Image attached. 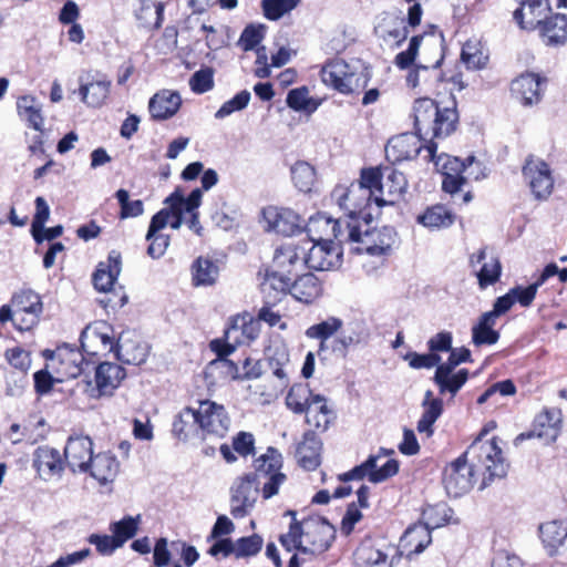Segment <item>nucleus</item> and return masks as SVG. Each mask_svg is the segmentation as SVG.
Wrapping results in <instances>:
<instances>
[{
    "label": "nucleus",
    "mask_w": 567,
    "mask_h": 567,
    "mask_svg": "<svg viewBox=\"0 0 567 567\" xmlns=\"http://www.w3.org/2000/svg\"><path fill=\"white\" fill-rule=\"evenodd\" d=\"M485 431L443 472V484L446 493L460 497L471 491L476 474L483 475V486L494 478H503L507 474L508 464L496 437L483 440Z\"/></svg>",
    "instance_id": "nucleus-1"
},
{
    "label": "nucleus",
    "mask_w": 567,
    "mask_h": 567,
    "mask_svg": "<svg viewBox=\"0 0 567 567\" xmlns=\"http://www.w3.org/2000/svg\"><path fill=\"white\" fill-rule=\"evenodd\" d=\"M377 175L373 171H361L360 179L350 184H338L331 192V200L342 210L347 217L344 221L359 225L363 220L365 225L372 219L371 206L374 203V190L369 182H373Z\"/></svg>",
    "instance_id": "nucleus-2"
},
{
    "label": "nucleus",
    "mask_w": 567,
    "mask_h": 567,
    "mask_svg": "<svg viewBox=\"0 0 567 567\" xmlns=\"http://www.w3.org/2000/svg\"><path fill=\"white\" fill-rule=\"evenodd\" d=\"M450 106L440 107L435 101L421 97L414 102V127L419 135L446 137L453 133L458 122L456 102L450 101Z\"/></svg>",
    "instance_id": "nucleus-3"
},
{
    "label": "nucleus",
    "mask_w": 567,
    "mask_h": 567,
    "mask_svg": "<svg viewBox=\"0 0 567 567\" xmlns=\"http://www.w3.org/2000/svg\"><path fill=\"white\" fill-rule=\"evenodd\" d=\"M321 80L342 94H351L368 85L369 75L343 60L333 59L322 66Z\"/></svg>",
    "instance_id": "nucleus-4"
},
{
    "label": "nucleus",
    "mask_w": 567,
    "mask_h": 567,
    "mask_svg": "<svg viewBox=\"0 0 567 567\" xmlns=\"http://www.w3.org/2000/svg\"><path fill=\"white\" fill-rule=\"evenodd\" d=\"M424 151L426 153L424 159L434 162L436 166H442L444 176L442 188L444 192L452 195L457 193L467 181V177H472L474 156H468L465 161L447 155L436 156L437 145L433 142L426 145Z\"/></svg>",
    "instance_id": "nucleus-5"
},
{
    "label": "nucleus",
    "mask_w": 567,
    "mask_h": 567,
    "mask_svg": "<svg viewBox=\"0 0 567 567\" xmlns=\"http://www.w3.org/2000/svg\"><path fill=\"white\" fill-rule=\"evenodd\" d=\"M363 169L373 171L377 175V178L369 183L374 190V204L378 207L394 204L406 189L408 182L404 174L391 166Z\"/></svg>",
    "instance_id": "nucleus-6"
},
{
    "label": "nucleus",
    "mask_w": 567,
    "mask_h": 567,
    "mask_svg": "<svg viewBox=\"0 0 567 567\" xmlns=\"http://www.w3.org/2000/svg\"><path fill=\"white\" fill-rule=\"evenodd\" d=\"M307 241H310V245L307 246V251L303 255L306 267L318 271H327L341 265L342 251L339 247L340 244L321 236H318V238L311 237Z\"/></svg>",
    "instance_id": "nucleus-7"
},
{
    "label": "nucleus",
    "mask_w": 567,
    "mask_h": 567,
    "mask_svg": "<svg viewBox=\"0 0 567 567\" xmlns=\"http://www.w3.org/2000/svg\"><path fill=\"white\" fill-rule=\"evenodd\" d=\"M396 241V233L393 227L383 226L381 228L364 230L358 225V236L349 239V244H358L355 251L367 252L369 255L379 256L389 252Z\"/></svg>",
    "instance_id": "nucleus-8"
},
{
    "label": "nucleus",
    "mask_w": 567,
    "mask_h": 567,
    "mask_svg": "<svg viewBox=\"0 0 567 567\" xmlns=\"http://www.w3.org/2000/svg\"><path fill=\"white\" fill-rule=\"evenodd\" d=\"M261 482L256 475L246 474L231 486L230 514L235 518L247 516L255 506L260 492Z\"/></svg>",
    "instance_id": "nucleus-9"
},
{
    "label": "nucleus",
    "mask_w": 567,
    "mask_h": 567,
    "mask_svg": "<svg viewBox=\"0 0 567 567\" xmlns=\"http://www.w3.org/2000/svg\"><path fill=\"white\" fill-rule=\"evenodd\" d=\"M307 231L310 236L319 234L322 238L323 235H332L333 239L337 240L338 244H346L349 243V239H353L358 236V225L344 221L342 218L332 219L324 214L319 213L309 218Z\"/></svg>",
    "instance_id": "nucleus-10"
},
{
    "label": "nucleus",
    "mask_w": 567,
    "mask_h": 567,
    "mask_svg": "<svg viewBox=\"0 0 567 567\" xmlns=\"http://www.w3.org/2000/svg\"><path fill=\"white\" fill-rule=\"evenodd\" d=\"M11 303L16 309L19 330L27 331L38 324L43 305L37 292L31 289L21 290L12 297Z\"/></svg>",
    "instance_id": "nucleus-11"
},
{
    "label": "nucleus",
    "mask_w": 567,
    "mask_h": 567,
    "mask_svg": "<svg viewBox=\"0 0 567 567\" xmlns=\"http://www.w3.org/2000/svg\"><path fill=\"white\" fill-rule=\"evenodd\" d=\"M523 176L537 199L547 198L554 187L549 165L539 158L529 157L523 166Z\"/></svg>",
    "instance_id": "nucleus-12"
},
{
    "label": "nucleus",
    "mask_w": 567,
    "mask_h": 567,
    "mask_svg": "<svg viewBox=\"0 0 567 567\" xmlns=\"http://www.w3.org/2000/svg\"><path fill=\"white\" fill-rule=\"evenodd\" d=\"M198 410L199 430L203 437L206 435L224 437L228 432L230 423L224 406L212 401H203Z\"/></svg>",
    "instance_id": "nucleus-13"
},
{
    "label": "nucleus",
    "mask_w": 567,
    "mask_h": 567,
    "mask_svg": "<svg viewBox=\"0 0 567 567\" xmlns=\"http://www.w3.org/2000/svg\"><path fill=\"white\" fill-rule=\"evenodd\" d=\"M305 539L307 545L301 548V554L319 555L331 546L334 539V528L324 519L305 522Z\"/></svg>",
    "instance_id": "nucleus-14"
},
{
    "label": "nucleus",
    "mask_w": 567,
    "mask_h": 567,
    "mask_svg": "<svg viewBox=\"0 0 567 567\" xmlns=\"http://www.w3.org/2000/svg\"><path fill=\"white\" fill-rule=\"evenodd\" d=\"M93 442L86 435H72L64 447V458L73 473H87V464L92 461Z\"/></svg>",
    "instance_id": "nucleus-15"
},
{
    "label": "nucleus",
    "mask_w": 567,
    "mask_h": 567,
    "mask_svg": "<svg viewBox=\"0 0 567 567\" xmlns=\"http://www.w3.org/2000/svg\"><path fill=\"white\" fill-rule=\"evenodd\" d=\"M545 82L546 80L536 73H523L512 81V95L524 106L536 105L542 101Z\"/></svg>",
    "instance_id": "nucleus-16"
},
{
    "label": "nucleus",
    "mask_w": 567,
    "mask_h": 567,
    "mask_svg": "<svg viewBox=\"0 0 567 567\" xmlns=\"http://www.w3.org/2000/svg\"><path fill=\"white\" fill-rule=\"evenodd\" d=\"M369 339L370 332L365 323L352 321L333 339L331 350L337 357L346 359L350 349L367 344Z\"/></svg>",
    "instance_id": "nucleus-17"
},
{
    "label": "nucleus",
    "mask_w": 567,
    "mask_h": 567,
    "mask_svg": "<svg viewBox=\"0 0 567 567\" xmlns=\"http://www.w3.org/2000/svg\"><path fill=\"white\" fill-rule=\"evenodd\" d=\"M65 464L60 451L49 445L39 446L33 452L32 465L43 481L61 477Z\"/></svg>",
    "instance_id": "nucleus-18"
},
{
    "label": "nucleus",
    "mask_w": 567,
    "mask_h": 567,
    "mask_svg": "<svg viewBox=\"0 0 567 567\" xmlns=\"http://www.w3.org/2000/svg\"><path fill=\"white\" fill-rule=\"evenodd\" d=\"M550 11L548 0H525L514 11L513 18L520 29L535 30L550 16Z\"/></svg>",
    "instance_id": "nucleus-19"
},
{
    "label": "nucleus",
    "mask_w": 567,
    "mask_h": 567,
    "mask_svg": "<svg viewBox=\"0 0 567 567\" xmlns=\"http://www.w3.org/2000/svg\"><path fill=\"white\" fill-rule=\"evenodd\" d=\"M419 133H403L389 140L385 145V156L392 163H399L414 158L422 151V142Z\"/></svg>",
    "instance_id": "nucleus-20"
},
{
    "label": "nucleus",
    "mask_w": 567,
    "mask_h": 567,
    "mask_svg": "<svg viewBox=\"0 0 567 567\" xmlns=\"http://www.w3.org/2000/svg\"><path fill=\"white\" fill-rule=\"evenodd\" d=\"M267 229L284 236H292L301 229L302 219L289 208L269 207L264 209Z\"/></svg>",
    "instance_id": "nucleus-21"
},
{
    "label": "nucleus",
    "mask_w": 567,
    "mask_h": 567,
    "mask_svg": "<svg viewBox=\"0 0 567 567\" xmlns=\"http://www.w3.org/2000/svg\"><path fill=\"white\" fill-rule=\"evenodd\" d=\"M375 34L390 48H398L408 38L409 30L403 17L384 13L374 28Z\"/></svg>",
    "instance_id": "nucleus-22"
},
{
    "label": "nucleus",
    "mask_w": 567,
    "mask_h": 567,
    "mask_svg": "<svg viewBox=\"0 0 567 567\" xmlns=\"http://www.w3.org/2000/svg\"><path fill=\"white\" fill-rule=\"evenodd\" d=\"M168 219V209H161L151 219L145 239L150 243L147 255L153 259L161 258L169 245V236L159 234L167 226Z\"/></svg>",
    "instance_id": "nucleus-23"
},
{
    "label": "nucleus",
    "mask_w": 567,
    "mask_h": 567,
    "mask_svg": "<svg viewBox=\"0 0 567 567\" xmlns=\"http://www.w3.org/2000/svg\"><path fill=\"white\" fill-rule=\"evenodd\" d=\"M310 241H300L298 244L289 243L276 249L274 256V266L282 272L291 274L293 270L302 268L305 265L303 255Z\"/></svg>",
    "instance_id": "nucleus-24"
},
{
    "label": "nucleus",
    "mask_w": 567,
    "mask_h": 567,
    "mask_svg": "<svg viewBox=\"0 0 567 567\" xmlns=\"http://www.w3.org/2000/svg\"><path fill=\"white\" fill-rule=\"evenodd\" d=\"M120 473V462L111 452H100L92 456L87 464V473L100 485L113 483Z\"/></svg>",
    "instance_id": "nucleus-25"
},
{
    "label": "nucleus",
    "mask_w": 567,
    "mask_h": 567,
    "mask_svg": "<svg viewBox=\"0 0 567 567\" xmlns=\"http://www.w3.org/2000/svg\"><path fill=\"white\" fill-rule=\"evenodd\" d=\"M470 262L472 266L482 264L481 269L476 272L481 289H486L499 280L502 275L501 261L495 255H488L486 248H482L476 254H473Z\"/></svg>",
    "instance_id": "nucleus-26"
},
{
    "label": "nucleus",
    "mask_w": 567,
    "mask_h": 567,
    "mask_svg": "<svg viewBox=\"0 0 567 567\" xmlns=\"http://www.w3.org/2000/svg\"><path fill=\"white\" fill-rule=\"evenodd\" d=\"M125 370L112 362H102L95 369V388L96 394L92 396L111 395L125 378Z\"/></svg>",
    "instance_id": "nucleus-27"
},
{
    "label": "nucleus",
    "mask_w": 567,
    "mask_h": 567,
    "mask_svg": "<svg viewBox=\"0 0 567 567\" xmlns=\"http://www.w3.org/2000/svg\"><path fill=\"white\" fill-rule=\"evenodd\" d=\"M182 105L178 92L162 90L155 93L148 102L151 117L155 121H164L173 117Z\"/></svg>",
    "instance_id": "nucleus-28"
},
{
    "label": "nucleus",
    "mask_w": 567,
    "mask_h": 567,
    "mask_svg": "<svg viewBox=\"0 0 567 567\" xmlns=\"http://www.w3.org/2000/svg\"><path fill=\"white\" fill-rule=\"evenodd\" d=\"M321 440L313 430L303 433L302 441L298 444L296 456L298 463L308 471H313L320 465Z\"/></svg>",
    "instance_id": "nucleus-29"
},
{
    "label": "nucleus",
    "mask_w": 567,
    "mask_h": 567,
    "mask_svg": "<svg viewBox=\"0 0 567 567\" xmlns=\"http://www.w3.org/2000/svg\"><path fill=\"white\" fill-rule=\"evenodd\" d=\"M432 542L429 524H414L410 526L400 539L401 548L408 557L421 554Z\"/></svg>",
    "instance_id": "nucleus-30"
},
{
    "label": "nucleus",
    "mask_w": 567,
    "mask_h": 567,
    "mask_svg": "<svg viewBox=\"0 0 567 567\" xmlns=\"http://www.w3.org/2000/svg\"><path fill=\"white\" fill-rule=\"evenodd\" d=\"M537 29L545 45L559 47L567 41V17L565 14H550Z\"/></svg>",
    "instance_id": "nucleus-31"
},
{
    "label": "nucleus",
    "mask_w": 567,
    "mask_h": 567,
    "mask_svg": "<svg viewBox=\"0 0 567 567\" xmlns=\"http://www.w3.org/2000/svg\"><path fill=\"white\" fill-rule=\"evenodd\" d=\"M121 255L113 250L110 252L106 262H100L97 269L93 274V285L96 290L107 292L114 286L121 272Z\"/></svg>",
    "instance_id": "nucleus-32"
},
{
    "label": "nucleus",
    "mask_w": 567,
    "mask_h": 567,
    "mask_svg": "<svg viewBox=\"0 0 567 567\" xmlns=\"http://www.w3.org/2000/svg\"><path fill=\"white\" fill-rule=\"evenodd\" d=\"M111 328L104 321H97L87 326L81 334V347L87 352L95 354L96 351L92 350L100 343L104 350L113 349V337L110 334Z\"/></svg>",
    "instance_id": "nucleus-33"
},
{
    "label": "nucleus",
    "mask_w": 567,
    "mask_h": 567,
    "mask_svg": "<svg viewBox=\"0 0 567 567\" xmlns=\"http://www.w3.org/2000/svg\"><path fill=\"white\" fill-rule=\"evenodd\" d=\"M112 82L105 76H100L96 80H92L87 83H82L79 87V94L81 101L87 106L99 107L102 106L109 94Z\"/></svg>",
    "instance_id": "nucleus-34"
},
{
    "label": "nucleus",
    "mask_w": 567,
    "mask_h": 567,
    "mask_svg": "<svg viewBox=\"0 0 567 567\" xmlns=\"http://www.w3.org/2000/svg\"><path fill=\"white\" fill-rule=\"evenodd\" d=\"M305 414L306 423L313 427V431L317 430L319 432L327 431L333 419V412L329 409L327 399L320 394H316L312 399V404L308 406Z\"/></svg>",
    "instance_id": "nucleus-35"
},
{
    "label": "nucleus",
    "mask_w": 567,
    "mask_h": 567,
    "mask_svg": "<svg viewBox=\"0 0 567 567\" xmlns=\"http://www.w3.org/2000/svg\"><path fill=\"white\" fill-rule=\"evenodd\" d=\"M322 293V286L313 274L298 277L291 285L290 295L302 303H311Z\"/></svg>",
    "instance_id": "nucleus-36"
},
{
    "label": "nucleus",
    "mask_w": 567,
    "mask_h": 567,
    "mask_svg": "<svg viewBox=\"0 0 567 567\" xmlns=\"http://www.w3.org/2000/svg\"><path fill=\"white\" fill-rule=\"evenodd\" d=\"M539 535L548 555L553 556L567 540V523L564 520L544 523L539 526Z\"/></svg>",
    "instance_id": "nucleus-37"
},
{
    "label": "nucleus",
    "mask_w": 567,
    "mask_h": 567,
    "mask_svg": "<svg viewBox=\"0 0 567 567\" xmlns=\"http://www.w3.org/2000/svg\"><path fill=\"white\" fill-rule=\"evenodd\" d=\"M173 434L179 440H187L190 436L198 435L199 430V410L185 408L179 412L173 422Z\"/></svg>",
    "instance_id": "nucleus-38"
},
{
    "label": "nucleus",
    "mask_w": 567,
    "mask_h": 567,
    "mask_svg": "<svg viewBox=\"0 0 567 567\" xmlns=\"http://www.w3.org/2000/svg\"><path fill=\"white\" fill-rule=\"evenodd\" d=\"M291 285V278L287 272L276 269L267 275L261 285V290L264 292V297L277 298L278 301H281L286 297L287 292L290 293Z\"/></svg>",
    "instance_id": "nucleus-39"
},
{
    "label": "nucleus",
    "mask_w": 567,
    "mask_h": 567,
    "mask_svg": "<svg viewBox=\"0 0 567 567\" xmlns=\"http://www.w3.org/2000/svg\"><path fill=\"white\" fill-rule=\"evenodd\" d=\"M468 379V371L460 369L455 373L443 372V370H435L433 381L439 386L440 394L450 393L454 396Z\"/></svg>",
    "instance_id": "nucleus-40"
},
{
    "label": "nucleus",
    "mask_w": 567,
    "mask_h": 567,
    "mask_svg": "<svg viewBox=\"0 0 567 567\" xmlns=\"http://www.w3.org/2000/svg\"><path fill=\"white\" fill-rule=\"evenodd\" d=\"M147 354L148 351L145 344L122 339L116 343V355L123 363L141 365L146 361Z\"/></svg>",
    "instance_id": "nucleus-41"
},
{
    "label": "nucleus",
    "mask_w": 567,
    "mask_h": 567,
    "mask_svg": "<svg viewBox=\"0 0 567 567\" xmlns=\"http://www.w3.org/2000/svg\"><path fill=\"white\" fill-rule=\"evenodd\" d=\"M282 466V456L274 447H268L267 452L254 462L255 472L248 473L249 475H256V480L262 481L272 473L279 471Z\"/></svg>",
    "instance_id": "nucleus-42"
},
{
    "label": "nucleus",
    "mask_w": 567,
    "mask_h": 567,
    "mask_svg": "<svg viewBox=\"0 0 567 567\" xmlns=\"http://www.w3.org/2000/svg\"><path fill=\"white\" fill-rule=\"evenodd\" d=\"M218 274V266L208 258L198 257L192 266L193 284L196 287L214 285Z\"/></svg>",
    "instance_id": "nucleus-43"
},
{
    "label": "nucleus",
    "mask_w": 567,
    "mask_h": 567,
    "mask_svg": "<svg viewBox=\"0 0 567 567\" xmlns=\"http://www.w3.org/2000/svg\"><path fill=\"white\" fill-rule=\"evenodd\" d=\"M496 320L491 315L483 313L477 324L472 328V341L475 346L495 344L499 333L493 329Z\"/></svg>",
    "instance_id": "nucleus-44"
},
{
    "label": "nucleus",
    "mask_w": 567,
    "mask_h": 567,
    "mask_svg": "<svg viewBox=\"0 0 567 567\" xmlns=\"http://www.w3.org/2000/svg\"><path fill=\"white\" fill-rule=\"evenodd\" d=\"M417 221L426 228L449 227L454 223V215L443 205H434L417 216Z\"/></svg>",
    "instance_id": "nucleus-45"
},
{
    "label": "nucleus",
    "mask_w": 567,
    "mask_h": 567,
    "mask_svg": "<svg viewBox=\"0 0 567 567\" xmlns=\"http://www.w3.org/2000/svg\"><path fill=\"white\" fill-rule=\"evenodd\" d=\"M316 394L305 384H295L290 388L286 395V405L296 414H302L312 404Z\"/></svg>",
    "instance_id": "nucleus-46"
},
{
    "label": "nucleus",
    "mask_w": 567,
    "mask_h": 567,
    "mask_svg": "<svg viewBox=\"0 0 567 567\" xmlns=\"http://www.w3.org/2000/svg\"><path fill=\"white\" fill-rule=\"evenodd\" d=\"M17 109L20 117L29 123V126L35 131H42L43 116L35 99L31 95L21 96L17 102Z\"/></svg>",
    "instance_id": "nucleus-47"
},
{
    "label": "nucleus",
    "mask_w": 567,
    "mask_h": 567,
    "mask_svg": "<svg viewBox=\"0 0 567 567\" xmlns=\"http://www.w3.org/2000/svg\"><path fill=\"white\" fill-rule=\"evenodd\" d=\"M342 326L343 321L340 318L329 317L327 320L310 326L306 330V336L311 339H319L321 341L319 350H323L326 348L324 342L340 331Z\"/></svg>",
    "instance_id": "nucleus-48"
},
{
    "label": "nucleus",
    "mask_w": 567,
    "mask_h": 567,
    "mask_svg": "<svg viewBox=\"0 0 567 567\" xmlns=\"http://www.w3.org/2000/svg\"><path fill=\"white\" fill-rule=\"evenodd\" d=\"M358 567H392L385 553L372 546H361L355 551Z\"/></svg>",
    "instance_id": "nucleus-49"
},
{
    "label": "nucleus",
    "mask_w": 567,
    "mask_h": 567,
    "mask_svg": "<svg viewBox=\"0 0 567 567\" xmlns=\"http://www.w3.org/2000/svg\"><path fill=\"white\" fill-rule=\"evenodd\" d=\"M554 268L543 271L536 281L527 287L516 286L512 288L511 290L515 298V302H518L522 307H529L535 299L538 288L551 277Z\"/></svg>",
    "instance_id": "nucleus-50"
},
{
    "label": "nucleus",
    "mask_w": 567,
    "mask_h": 567,
    "mask_svg": "<svg viewBox=\"0 0 567 567\" xmlns=\"http://www.w3.org/2000/svg\"><path fill=\"white\" fill-rule=\"evenodd\" d=\"M291 178L300 192L308 193L316 183V171L309 163L299 161L291 167Z\"/></svg>",
    "instance_id": "nucleus-51"
},
{
    "label": "nucleus",
    "mask_w": 567,
    "mask_h": 567,
    "mask_svg": "<svg viewBox=\"0 0 567 567\" xmlns=\"http://www.w3.org/2000/svg\"><path fill=\"white\" fill-rule=\"evenodd\" d=\"M140 522L141 516L137 515L135 517L125 516L121 520L111 524L110 530L121 547L136 535Z\"/></svg>",
    "instance_id": "nucleus-52"
},
{
    "label": "nucleus",
    "mask_w": 567,
    "mask_h": 567,
    "mask_svg": "<svg viewBox=\"0 0 567 567\" xmlns=\"http://www.w3.org/2000/svg\"><path fill=\"white\" fill-rule=\"evenodd\" d=\"M202 189L195 188L192 190L189 196L185 198L178 190L171 194L166 199L165 204L168 206H175V208L182 209L184 213H198L197 208L200 206L202 203Z\"/></svg>",
    "instance_id": "nucleus-53"
},
{
    "label": "nucleus",
    "mask_w": 567,
    "mask_h": 567,
    "mask_svg": "<svg viewBox=\"0 0 567 567\" xmlns=\"http://www.w3.org/2000/svg\"><path fill=\"white\" fill-rule=\"evenodd\" d=\"M135 16L145 27L152 24L151 18L154 17L153 24L155 28H159L164 16V4L153 0H141V6Z\"/></svg>",
    "instance_id": "nucleus-54"
},
{
    "label": "nucleus",
    "mask_w": 567,
    "mask_h": 567,
    "mask_svg": "<svg viewBox=\"0 0 567 567\" xmlns=\"http://www.w3.org/2000/svg\"><path fill=\"white\" fill-rule=\"evenodd\" d=\"M61 364L66 365L65 374L70 378H76L82 372L83 355L82 353L69 346L58 349L56 353Z\"/></svg>",
    "instance_id": "nucleus-55"
},
{
    "label": "nucleus",
    "mask_w": 567,
    "mask_h": 567,
    "mask_svg": "<svg viewBox=\"0 0 567 567\" xmlns=\"http://www.w3.org/2000/svg\"><path fill=\"white\" fill-rule=\"evenodd\" d=\"M422 406L423 413L417 422L416 429L419 433H425L429 437L433 434V424L443 412V402L442 400H435L430 404H422Z\"/></svg>",
    "instance_id": "nucleus-56"
},
{
    "label": "nucleus",
    "mask_w": 567,
    "mask_h": 567,
    "mask_svg": "<svg viewBox=\"0 0 567 567\" xmlns=\"http://www.w3.org/2000/svg\"><path fill=\"white\" fill-rule=\"evenodd\" d=\"M280 301L277 298L264 297V305L258 310L257 319L267 323L269 327H279L285 330L287 324L281 321V311L277 309Z\"/></svg>",
    "instance_id": "nucleus-57"
},
{
    "label": "nucleus",
    "mask_w": 567,
    "mask_h": 567,
    "mask_svg": "<svg viewBox=\"0 0 567 567\" xmlns=\"http://www.w3.org/2000/svg\"><path fill=\"white\" fill-rule=\"evenodd\" d=\"M299 2L300 0H261V8L268 20L276 21L292 11Z\"/></svg>",
    "instance_id": "nucleus-58"
},
{
    "label": "nucleus",
    "mask_w": 567,
    "mask_h": 567,
    "mask_svg": "<svg viewBox=\"0 0 567 567\" xmlns=\"http://www.w3.org/2000/svg\"><path fill=\"white\" fill-rule=\"evenodd\" d=\"M287 515H291L293 522L290 524L289 532L281 535L279 540L288 551L297 549L301 553V548L305 547L302 544V537H305L303 526L295 519V512L288 511Z\"/></svg>",
    "instance_id": "nucleus-59"
},
{
    "label": "nucleus",
    "mask_w": 567,
    "mask_h": 567,
    "mask_svg": "<svg viewBox=\"0 0 567 567\" xmlns=\"http://www.w3.org/2000/svg\"><path fill=\"white\" fill-rule=\"evenodd\" d=\"M50 217V208L43 197L35 198V214L31 224V233L33 239L40 244L43 241L42 231L44 230V224Z\"/></svg>",
    "instance_id": "nucleus-60"
},
{
    "label": "nucleus",
    "mask_w": 567,
    "mask_h": 567,
    "mask_svg": "<svg viewBox=\"0 0 567 567\" xmlns=\"http://www.w3.org/2000/svg\"><path fill=\"white\" fill-rule=\"evenodd\" d=\"M250 92L243 90L237 93L233 99L226 101L215 113V118L223 120L234 112L241 111L247 107L250 101Z\"/></svg>",
    "instance_id": "nucleus-61"
},
{
    "label": "nucleus",
    "mask_w": 567,
    "mask_h": 567,
    "mask_svg": "<svg viewBox=\"0 0 567 567\" xmlns=\"http://www.w3.org/2000/svg\"><path fill=\"white\" fill-rule=\"evenodd\" d=\"M115 197L121 206L120 217L122 219L130 217H137L144 213V205L141 199L130 200V195L126 189H118Z\"/></svg>",
    "instance_id": "nucleus-62"
},
{
    "label": "nucleus",
    "mask_w": 567,
    "mask_h": 567,
    "mask_svg": "<svg viewBox=\"0 0 567 567\" xmlns=\"http://www.w3.org/2000/svg\"><path fill=\"white\" fill-rule=\"evenodd\" d=\"M189 86L194 93L203 94L214 87V72L210 68L196 71L189 79Z\"/></svg>",
    "instance_id": "nucleus-63"
},
{
    "label": "nucleus",
    "mask_w": 567,
    "mask_h": 567,
    "mask_svg": "<svg viewBox=\"0 0 567 567\" xmlns=\"http://www.w3.org/2000/svg\"><path fill=\"white\" fill-rule=\"evenodd\" d=\"M399 472V462L394 458H386L383 463L377 461V466L371 470L370 482L382 483Z\"/></svg>",
    "instance_id": "nucleus-64"
}]
</instances>
